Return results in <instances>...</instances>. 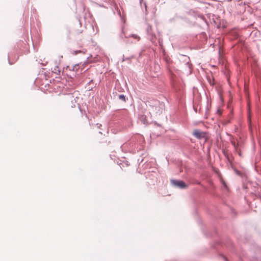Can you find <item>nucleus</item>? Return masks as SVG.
Instances as JSON below:
<instances>
[{
  "label": "nucleus",
  "mask_w": 261,
  "mask_h": 261,
  "mask_svg": "<svg viewBox=\"0 0 261 261\" xmlns=\"http://www.w3.org/2000/svg\"><path fill=\"white\" fill-rule=\"evenodd\" d=\"M92 61H86L83 63L76 64L73 67V70L75 71L77 74H81L85 69V66L88 64L91 63Z\"/></svg>",
  "instance_id": "obj_1"
},
{
  "label": "nucleus",
  "mask_w": 261,
  "mask_h": 261,
  "mask_svg": "<svg viewBox=\"0 0 261 261\" xmlns=\"http://www.w3.org/2000/svg\"><path fill=\"white\" fill-rule=\"evenodd\" d=\"M171 181L172 185L181 189H186L188 188L187 185L182 180H171Z\"/></svg>",
  "instance_id": "obj_2"
},
{
  "label": "nucleus",
  "mask_w": 261,
  "mask_h": 261,
  "mask_svg": "<svg viewBox=\"0 0 261 261\" xmlns=\"http://www.w3.org/2000/svg\"><path fill=\"white\" fill-rule=\"evenodd\" d=\"M193 135L197 139H201L205 137V134L198 129H195L193 133Z\"/></svg>",
  "instance_id": "obj_3"
},
{
  "label": "nucleus",
  "mask_w": 261,
  "mask_h": 261,
  "mask_svg": "<svg viewBox=\"0 0 261 261\" xmlns=\"http://www.w3.org/2000/svg\"><path fill=\"white\" fill-rule=\"evenodd\" d=\"M153 105H151L149 104V106L151 108V111L153 112H154L155 113H158V112L157 111L158 106L159 105L160 102L158 100H154L153 101Z\"/></svg>",
  "instance_id": "obj_4"
},
{
  "label": "nucleus",
  "mask_w": 261,
  "mask_h": 261,
  "mask_svg": "<svg viewBox=\"0 0 261 261\" xmlns=\"http://www.w3.org/2000/svg\"><path fill=\"white\" fill-rule=\"evenodd\" d=\"M231 144L233 145L235 151H238V149L240 148H239V144L238 143H236L234 141H231Z\"/></svg>",
  "instance_id": "obj_5"
},
{
  "label": "nucleus",
  "mask_w": 261,
  "mask_h": 261,
  "mask_svg": "<svg viewBox=\"0 0 261 261\" xmlns=\"http://www.w3.org/2000/svg\"><path fill=\"white\" fill-rule=\"evenodd\" d=\"M119 99L123 101V102H125L126 101V98H125V96L123 95V94H120L119 95Z\"/></svg>",
  "instance_id": "obj_6"
},
{
  "label": "nucleus",
  "mask_w": 261,
  "mask_h": 261,
  "mask_svg": "<svg viewBox=\"0 0 261 261\" xmlns=\"http://www.w3.org/2000/svg\"><path fill=\"white\" fill-rule=\"evenodd\" d=\"M129 37H132L134 39H136L137 40H140V37L138 35H135V34H132V35H130Z\"/></svg>",
  "instance_id": "obj_7"
},
{
  "label": "nucleus",
  "mask_w": 261,
  "mask_h": 261,
  "mask_svg": "<svg viewBox=\"0 0 261 261\" xmlns=\"http://www.w3.org/2000/svg\"><path fill=\"white\" fill-rule=\"evenodd\" d=\"M236 152H237L238 153V154L240 156H242V154H241V150L240 149H238V151H236Z\"/></svg>",
  "instance_id": "obj_8"
},
{
  "label": "nucleus",
  "mask_w": 261,
  "mask_h": 261,
  "mask_svg": "<svg viewBox=\"0 0 261 261\" xmlns=\"http://www.w3.org/2000/svg\"><path fill=\"white\" fill-rule=\"evenodd\" d=\"M222 184H223V186H224L225 187H226V185L225 182L223 180H222Z\"/></svg>",
  "instance_id": "obj_9"
},
{
  "label": "nucleus",
  "mask_w": 261,
  "mask_h": 261,
  "mask_svg": "<svg viewBox=\"0 0 261 261\" xmlns=\"http://www.w3.org/2000/svg\"><path fill=\"white\" fill-rule=\"evenodd\" d=\"M81 50H76V51H75V54L76 55L77 54L81 53Z\"/></svg>",
  "instance_id": "obj_10"
}]
</instances>
